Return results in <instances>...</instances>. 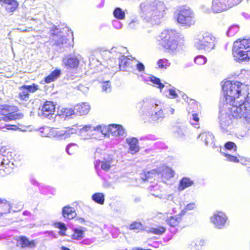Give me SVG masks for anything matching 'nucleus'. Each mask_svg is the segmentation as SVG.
Returning <instances> with one entry per match:
<instances>
[{
    "instance_id": "nucleus-5",
    "label": "nucleus",
    "mask_w": 250,
    "mask_h": 250,
    "mask_svg": "<svg viewBox=\"0 0 250 250\" xmlns=\"http://www.w3.org/2000/svg\"><path fill=\"white\" fill-rule=\"evenodd\" d=\"M176 20L182 26L187 27L193 25L196 21L194 12L186 5L182 6L178 10Z\"/></svg>"
},
{
    "instance_id": "nucleus-10",
    "label": "nucleus",
    "mask_w": 250,
    "mask_h": 250,
    "mask_svg": "<svg viewBox=\"0 0 250 250\" xmlns=\"http://www.w3.org/2000/svg\"><path fill=\"white\" fill-rule=\"evenodd\" d=\"M228 218L222 211H217L210 217L211 222L218 229H222L225 226Z\"/></svg>"
},
{
    "instance_id": "nucleus-9",
    "label": "nucleus",
    "mask_w": 250,
    "mask_h": 250,
    "mask_svg": "<svg viewBox=\"0 0 250 250\" xmlns=\"http://www.w3.org/2000/svg\"><path fill=\"white\" fill-rule=\"evenodd\" d=\"M242 0H213L212 8L215 12H220L241 2Z\"/></svg>"
},
{
    "instance_id": "nucleus-13",
    "label": "nucleus",
    "mask_w": 250,
    "mask_h": 250,
    "mask_svg": "<svg viewBox=\"0 0 250 250\" xmlns=\"http://www.w3.org/2000/svg\"><path fill=\"white\" fill-rule=\"evenodd\" d=\"M55 106L53 103L50 101H46L39 112V114L44 117H46L52 115L55 111Z\"/></svg>"
},
{
    "instance_id": "nucleus-31",
    "label": "nucleus",
    "mask_w": 250,
    "mask_h": 250,
    "mask_svg": "<svg viewBox=\"0 0 250 250\" xmlns=\"http://www.w3.org/2000/svg\"><path fill=\"white\" fill-rule=\"evenodd\" d=\"M90 107L86 103H82L79 106V114L80 115H85L90 111Z\"/></svg>"
},
{
    "instance_id": "nucleus-4",
    "label": "nucleus",
    "mask_w": 250,
    "mask_h": 250,
    "mask_svg": "<svg viewBox=\"0 0 250 250\" xmlns=\"http://www.w3.org/2000/svg\"><path fill=\"white\" fill-rule=\"evenodd\" d=\"M229 116L234 119L244 118L250 122V103L244 101L239 106L232 105L228 107Z\"/></svg>"
},
{
    "instance_id": "nucleus-15",
    "label": "nucleus",
    "mask_w": 250,
    "mask_h": 250,
    "mask_svg": "<svg viewBox=\"0 0 250 250\" xmlns=\"http://www.w3.org/2000/svg\"><path fill=\"white\" fill-rule=\"evenodd\" d=\"M62 64L67 68H76L78 65V58L74 55L65 56L62 59Z\"/></svg>"
},
{
    "instance_id": "nucleus-28",
    "label": "nucleus",
    "mask_w": 250,
    "mask_h": 250,
    "mask_svg": "<svg viewBox=\"0 0 250 250\" xmlns=\"http://www.w3.org/2000/svg\"><path fill=\"white\" fill-rule=\"evenodd\" d=\"M92 199L99 205H103L104 202V197L103 193L97 192L92 196Z\"/></svg>"
},
{
    "instance_id": "nucleus-39",
    "label": "nucleus",
    "mask_w": 250,
    "mask_h": 250,
    "mask_svg": "<svg viewBox=\"0 0 250 250\" xmlns=\"http://www.w3.org/2000/svg\"><path fill=\"white\" fill-rule=\"evenodd\" d=\"M224 148L227 150H232L234 151H236L237 150V146L234 142H228L224 145Z\"/></svg>"
},
{
    "instance_id": "nucleus-52",
    "label": "nucleus",
    "mask_w": 250,
    "mask_h": 250,
    "mask_svg": "<svg viewBox=\"0 0 250 250\" xmlns=\"http://www.w3.org/2000/svg\"><path fill=\"white\" fill-rule=\"evenodd\" d=\"M131 250H152L151 249H143V248L141 247H134L133 249H132Z\"/></svg>"
},
{
    "instance_id": "nucleus-35",
    "label": "nucleus",
    "mask_w": 250,
    "mask_h": 250,
    "mask_svg": "<svg viewBox=\"0 0 250 250\" xmlns=\"http://www.w3.org/2000/svg\"><path fill=\"white\" fill-rule=\"evenodd\" d=\"M157 64L159 68L166 69L170 63L167 59H161L158 61Z\"/></svg>"
},
{
    "instance_id": "nucleus-40",
    "label": "nucleus",
    "mask_w": 250,
    "mask_h": 250,
    "mask_svg": "<svg viewBox=\"0 0 250 250\" xmlns=\"http://www.w3.org/2000/svg\"><path fill=\"white\" fill-rule=\"evenodd\" d=\"M29 93H34L39 89V86L34 83L31 85H23Z\"/></svg>"
},
{
    "instance_id": "nucleus-18",
    "label": "nucleus",
    "mask_w": 250,
    "mask_h": 250,
    "mask_svg": "<svg viewBox=\"0 0 250 250\" xmlns=\"http://www.w3.org/2000/svg\"><path fill=\"white\" fill-rule=\"evenodd\" d=\"M126 143L129 146V150L131 154H134L139 151L138 140L136 138L132 137L127 139Z\"/></svg>"
},
{
    "instance_id": "nucleus-53",
    "label": "nucleus",
    "mask_w": 250,
    "mask_h": 250,
    "mask_svg": "<svg viewBox=\"0 0 250 250\" xmlns=\"http://www.w3.org/2000/svg\"><path fill=\"white\" fill-rule=\"evenodd\" d=\"M61 250H70L69 249H68L67 248H66L65 247H61Z\"/></svg>"
},
{
    "instance_id": "nucleus-17",
    "label": "nucleus",
    "mask_w": 250,
    "mask_h": 250,
    "mask_svg": "<svg viewBox=\"0 0 250 250\" xmlns=\"http://www.w3.org/2000/svg\"><path fill=\"white\" fill-rule=\"evenodd\" d=\"M48 137L55 138L57 139H62L67 138L65 129L59 130L55 128L49 129V132L47 134Z\"/></svg>"
},
{
    "instance_id": "nucleus-38",
    "label": "nucleus",
    "mask_w": 250,
    "mask_h": 250,
    "mask_svg": "<svg viewBox=\"0 0 250 250\" xmlns=\"http://www.w3.org/2000/svg\"><path fill=\"white\" fill-rule=\"evenodd\" d=\"M77 150V145L76 144H70L67 146L66 151L69 155L75 153Z\"/></svg>"
},
{
    "instance_id": "nucleus-23",
    "label": "nucleus",
    "mask_w": 250,
    "mask_h": 250,
    "mask_svg": "<svg viewBox=\"0 0 250 250\" xmlns=\"http://www.w3.org/2000/svg\"><path fill=\"white\" fill-rule=\"evenodd\" d=\"M159 173L160 172L157 169H152L150 171L144 170L141 174V178L143 181H146L154 176L159 174Z\"/></svg>"
},
{
    "instance_id": "nucleus-32",
    "label": "nucleus",
    "mask_w": 250,
    "mask_h": 250,
    "mask_svg": "<svg viewBox=\"0 0 250 250\" xmlns=\"http://www.w3.org/2000/svg\"><path fill=\"white\" fill-rule=\"evenodd\" d=\"M199 136L203 140L206 145L212 142L214 138L211 134L207 132L201 133Z\"/></svg>"
},
{
    "instance_id": "nucleus-36",
    "label": "nucleus",
    "mask_w": 250,
    "mask_h": 250,
    "mask_svg": "<svg viewBox=\"0 0 250 250\" xmlns=\"http://www.w3.org/2000/svg\"><path fill=\"white\" fill-rule=\"evenodd\" d=\"M143 224L140 222L135 221L130 224L129 229L130 230H142Z\"/></svg>"
},
{
    "instance_id": "nucleus-44",
    "label": "nucleus",
    "mask_w": 250,
    "mask_h": 250,
    "mask_svg": "<svg viewBox=\"0 0 250 250\" xmlns=\"http://www.w3.org/2000/svg\"><path fill=\"white\" fill-rule=\"evenodd\" d=\"M2 128H5L7 130H16L19 129V127L16 125H6L4 127H2Z\"/></svg>"
},
{
    "instance_id": "nucleus-25",
    "label": "nucleus",
    "mask_w": 250,
    "mask_h": 250,
    "mask_svg": "<svg viewBox=\"0 0 250 250\" xmlns=\"http://www.w3.org/2000/svg\"><path fill=\"white\" fill-rule=\"evenodd\" d=\"M61 73V72L60 70H55L52 72V73L49 75L45 78V83H48L56 80L60 76Z\"/></svg>"
},
{
    "instance_id": "nucleus-43",
    "label": "nucleus",
    "mask_w": 250,
    "mask_h": 250,
    "mask_svg": "<svg viewBox=\"0 0 250 250\" xmlns=\"http://www.w3.org/2000/svg\"><path fill=\"white\" fill-rule=\"evenodd\" d=\"M149 3H146V2L141 3L140 5V7L142 12H149Z\"/></svg>"
},
{
    "instance_id": "nucleus-14",
    "label": "nucleus",
    "mask_w": 250,
    "mask_h": 250,
    "mask_svg": "<svg viewBox=\"0 0 250 250\" xmlns=\"http://www.w3.org/2000/svg\"><path fill=\"white\" fill-rule=\"evenodd\" d=\"M166 7L163 2L158 0L149 3V12L152 14H157L163 12L165 11Z\"/></svg>"
},
{
    "instance_id": "nucleus-19",
    "label": "nucleus",
    "mask_w": 250,
    "mask_h": 250,
    "mask_svg": "<svg viewBox=\"0 0 250 250\" xmlns=\"http://www.w3.org/2000/svg\"><path fill=\"white\" fill-rule=\"evenodd\" d=\"M0 3L5 4V10L8 13L15 11L19 6V3L16 0H0Z\"/></svg>"
},
{
    "instance_id": "nucleus-45",
    "label": "nucleus",
    "mask_w": 250,
    "mask_h": 250,
    "mask_svg": "<svg viewBox=\"0 0 250 250\" xmlns=\"http://www.w3.org/2000/svg\"><path fill=\"white\" fill-rule=\"evenodd\" d=\"M192 119L195 122L193 123V125H198L200 121L199 114L198 113H193L192 114Z\"/></svg>"
},
{
    "instance_id": "nucleus-21",
    "label": "nucleus",
    "mask_w": 250,
    "mask_h": 250,
    "mask_svg": "<svg viewBox=\"0 0 250 250\" xmlns=\"http://www.w3.org/2000/svg\"><path fill=\"white\" fill-rule=\"evenodd\" d=\"M62 213L63 217L68 219H73L76 216L75 210L73 208L69 206L63 207Z\"/></svg>"
},
{
    "instance_id": "nucleus-47",
    "label": "nucleus",
    "mask_w": 250,
    "mask_h": 250,
    "mask_svg": "<svg viewBox=\"0 0 250 250\" xmlns=\"http://www.w3.org/2000/svg\"><path fill=\"white\" fill-rule=\"evenodd\" d=\"M66 132L67 137L70 136V135L73 133H77V129L74 128H69L68 129H65Z\"/></svg>"
},
{
    "instance_id": "nucleus-1",
    "label": "nucleus",
    "mask_w": 250,
    "mask_h": 250,
    "mask_svg": "<svg viewBox=\"0 0 250 250\" xmlns=\"http://www.w3.org/2000/svg\"><path fill=\"white\" fill-rule=\"evenodd\" d=\"M158 41L166 52L174 53L180 44V36L178 32L173 30H165L159 36Z\"/></svg>"
},
{
    "instance_id": "nucleus-48",
    "label": "nucleus",
    "mask_w": 250,
    "mask_h": 250,
    "mask_svg": "<svg viewBox=\"0 0 250 250\" xmlns=\"http://www.w3.org/2000/svg\"><path fill=\"white\" fill-rule=\"evenodd\" d=\"M55 225L57 228L60 229L62 230L65 231L66 229L65 225L62 223L58 222Z\"/></svg>"
},
{
    "instance_id": "nucleus-50",
    "label": "nucleus",
    "mask_w": 250,
    "mask_h": 250,
    "mask_svg": "<svg viewBox=\"0 0 250 250\" xmlns=\"http://www.w3.org/2000/svg\"><path fill=\"white\" fill-rule=\"evenodd\" d=\"M169 93L173 99H175L178 97V94L174 89H170L169 90Z\"/></svg>"
},
{
    "instance_id": "nucleus-49",
    "label": "nucleus",
    "mask_w": 250,
    "mask_h": 250,
    "mask_svg": "<svg viewBox=\"0 0 250 250\" xmlns=\"http://www.w3.org/2000/svg\"><path fill=\"white\" fill-rule=\"evenodd\" d=\"M137 69L140 71H144L145 70V66L142 62H138L136 65Z\"/></svg>"
},
{
    "instance_id": "nucleus-3",
    "label": "nucleus",
    "mask_w": 250,
    "mask_h": 250,
    "mask_svg": "<svg viewBox=\"0 0 250 250\" xmlns=\"http://www.w3.org/2000/svg\"><path fill=\"white\" fill-rule=\"evenodd\" d=\"M232 54L239 62L250 60V38H239L233 43Z\"/></svg>"
},
{
    "instance_id": "nucleus-8",
    "label": "nucleus",
    "mask_w": 250,
    "mask_h": 250,
    "mask_svg": "<svg viewBox=\"0 0 250 250\" xmlns=\"http://www.w3.org/2000/svg\"><path fill=\"white\" fill-rule=\"evenodd\" d=\"M101 132L104 136H119L123 135L124 129L120 125H108L100 126Z\"/></svg>"
},
{
    "instance_id": "nucleus-20",
    "label": "nucleus",
    "mask_w": 250,
    "mask_h": 250,
    "mask_svg": "<svg viewBox=\"0 0 250 250\" xmlns=\"http://www.w3.org/2000/svg\"><path fill=\"white\" fill-rule=\"evenodd\" d=\"M11 208V205L9 202L0 198V216L3 214L10 212Z\"/></svg>"
},
{
    "instance_id": "nucleus-2",
    "label": "nucleus",
    "mask_w": 250,
    "mask_h": 250,
    "mask_svg": "<svg viewBox=\"0 0 250 250\" xmlns=\"http://www.w3.org/2000/svg\"><path fill=\"white\" fill-rule=\"evenodd\" d=\"M243 84L238 81H227L222 86V90L227 105L231 107L234 105L235 100L242 94L241 87Z\"/></svg>"
},
{
    "instance_id": "nucleus-54",
    "label": "nucleus",
    "mask_w": 250,
    "mask_h": 250,
    "mask_svg": "<svg viewBox=\"0 0 250 250\" xmlns=\"http://www.w3.org/2000/svg\"><path fill=\"white\" fill-rule=\"evenodd\" d=\"M75 234L74 235V237H75L76 234H78V229H75Z\"/></svg>"
},
{
    "instance_id": "nucleus-24",
    "label": "nucleus",
    "mask_w": 250,
    "mask_h": 250,
    "mask_svg": "<svg viewBox=\"0 0 250 250\" xmlns=\"http://www.w3.org/2000/svg\"><path fill=\"white\" fill-rule=\"evenodd\" d=\"M92 131L91 126L85 125L79 130V135L83 139H87L90 138L91 133Z\"/></svg>"
},
{
    "instance_id": "nucleus-51",
    "label": "nucleus",
    "mask_w": 250,
    "mask_h": 250,
    "mask_svg": "<svg viewBox=\"0 0 250 250\" xmlns=\"http://www.w3.org/2000/svg\"><path fill=\"white\" fill-rule=\"evenodd\" d=\"M86 231V229L82 228H79V239L83 238L84 235L83 232Z\"/></svg>"
},
{
    "instance_id": "nucleus-33",
    "label": "nucleus",
    "mask_w": 250,
    "mask_h": 250,
    "mask_svg": "<svg viewBox=\"0 0 250 250\" xmlns=\"http://www.w3.org/2000/svg\"><path fill=\"white\" fill-rule=\"evenodd\" d=\"M11 171V168L9 167V164L6 163L4 164V162H1L0 165V173L2 175L8 174Z\"/></svg>"
},
{
    "instance_id": "nucleus-16",
    "label": "nucleus",
    "mask_w": 250,
    "mask_h": 250,
    "mask_svg": "<svg viewBox=\"0 0 250 250\" xmlns=\"http://www.w3.org/2000/svg\"><path fill=\"white\" fill-rule=\"evenodd\" d=\"M36 245V243L34 240L30 241L24 236H21L17 240V246L22 248L33 249Z\"/></svg>"
},
{
    "instance_id": "nucleus-55",
    "label": "nucleus",
    "mask_w": 250,
    "mask_h": 250,
    "mask_svg": "<svg viewBox=\"0 0 250 250\" xmlns=\"http://www.w3.org/2000/svg\"><path fill=\"white\" fill-rule=\"evenodd\" d=\"M170 111V114H173V113H174V109L173 108H171V109H170V111Z\"/></svg>"
},
{
    "instance_id": "nucleus-6",
    "label": "nucleus",
    "mask_w": 250,
    "mask_h": 250,
    "mask_svg": "<svg viewBox=\"0 0 250 250\" xmlns=\"http://www.w3.org/2000/svg\"><path fill=\"white\" fill-rule=\"evenodd\" d=\"M18 110V108L15 105H0V115L2 116L1 120L7 122L22 119L24 116L23 114L21 113H17Z\"/></svg>"
},
{
    "instance_id": "nucleus-11",
    "label": "nucleus",
    "mask_w": 250,
    "mask_h": 250,
    "mask_svg": "<svg viewBox=\"0 0 250 250\" xmlns=\"http://www.w3.org/2000/svg\"><path fill=\"white\" fill-rule=\"evenodd\" d=\"M169 214L170 213L168 212L160 213V214L162 215L164 217L166 216L167 217V219L165 220V222L169 227H178L183 222V218L181 213L174 216L168 217Z\"/></svg>"
},
{
    "instance_id": "nucleus-34",
    "label": "nucleus",
    "mask_w": 250,
    "mask_h": 250,
    "mask_svg": "<svg viewBox=\"0 0 250 250\" xmlns=\"http://www.w3.org/2000/svg\"><path fill=\"white\" fill-rule=\"evenodd\" d=\"M150 81L153 83L154 86L159 88L161 90L164 87V84L161 83V80L159 78L152 76L150 77Z\"/></svg>"
},
{
    "instance_id": "nucleus-41",
    "label": "nucleus",
    "mask_w": 250,
    "mask_h": 250,
    "mask_svg": "<svg viewBox=\"0 0 250 250\" xmlns=\"http://www.w3.org/2000/svg\"><path fill=\"white\" fill-rule=\"evenodd\" d=\"M224 156L226 157L227 160L229 162L233 163H238L239 162V159L235 156L231 155L227 153H224Z\"/></svg>"
},
{
    "instance_id": "nucleus-46",
    "label": "nucleus",
    "mask_w": 250,
    "mask_h": 250,
    "mask_svg": "<svg viewBox=\"0 0 250 250\" xmlns=\"http://www.w3.org/2000/svg\"><path fill=\"white\" fill-rule=\"evenodd\" d=\"M110 89V84L109 82H104L102 84V89L103 91H107Z\"/></svg>"
},
{
    "instance_id": "nucleus-29",
    "label": "nucleus",
    "mask_w": 250,
    "mask_h": 250,
    "mask_svg": "<svg viewBox=\"0 0 250 250\" xmlns=\"http://www.w3.org/2000/svg\"><path fill=\"white\" fill-rule=\"evenodd\" d=\"M74 114V110L71 108H62L60 110L59 115L61 116L62 118H66L70 117Z\"/></svg>"
},
{
    "instance_id": "nucleus-37",
    "label": "nucleus",
    "mask_w": 250,
    "mask_h": 250,
    "mask_svg": "<svg viewBox=\"0 0 250 250\" xmlns=\"http://www.w3.org/2000/svg\"><path fill=\"white\" fill-rule=\"evenodd\" d=\"M206 62V58L202 55H199L194 59V62L198 65H202L205 64Z\"/></svg>"
},
{
    "instance_id": "nucleus-42",
    "label": "nucleus",
    "mask_w": 250,
    "mask_h": 250,
    "mask_svg": "<svg viewBox=\"0 0 250 250\" xmlns=\"http://www.w3.org/2000/svg\"><path fill=\"white\" fill-rule=\"evenodd\" d=\"M110 167V163L108 161H103L101 163V168L104 170H108Z\"/></svg>"
},
{
    "instance_id": "nucleus-7",
    "label": "nucleus",
    "mask_w": 250,
    "mask_h": 250,
    "mask_svg": "<svg viewBox=\"0 0 250 250\" xmlns=\"http://www.w3.org/2000/svg\"><path fill=\"white\" fill-rule=\"evenodd\" d=\"M215 38L210 34L205 33L202 38H199L196 42V46L199 49L210 50L214 48Z\"/></svg>"
},
{
    "instance_id": "nucleus-27",
    "label": "nucleus",
    "mask_w": 250,
    "mask_h": 250,
    "mask_svg": "<svg viewBox=\"0 0 250 250\" xmlns=\"http://www.w3.org/2000/svg\"><path fill=\"white\" fill-rule=\"evenodd\" d=\"M113 14L116 19L120 20H124L125 17V11L120 7L115 8L113 11Z\"/></svg>"
},
{
    "instance_id": "nucleus-26",
    "label": "nucleus",
    "mask_w": 250,
    "mask_h": 250,
    "mask_svg": "<svg viewBox=\"0 0 250 250\" xmlns=\"http://www.w3.org/2000/svg\"><path fill=\"white\" fill-rule=\"evenodd\" d=\"M166 231V228L164 226H158L155 228H151L148 231L149 233L155 235H161Z\"/></svg>"
},
{
    "instance_id": "nucleus-22",
    "label": "nucleus",
    "mask_w": 250,
    "mask_h": 250,
    "mask_svg": "<svg viewBox=\"0 0 250 250\" xmlns=\"http://www.w3.org/2000/svg\"><path fill=\"white\" fill-rule=\"evenodd\" d=\"M193 181L189 178L183 177L180 181L178 189L179 191L183 190L185 188L191 187L193 185Z\"/></svg>"
},
{
    "instance_id": "nucleus-30",
    "label": "nucleus",
    "mask_w": 250,
    "mask_h": 250,
    "mask_svg": "<svg viewBox=\"0 0 250 250\" xmlns=\"http://www.w3.org/2000/svg\"><path fill=\"white\" fill-rule=\"evenodd\" d=\"M20 92L19 94V98L24 101H27L29 98V92L24 85L20 87Z\"/></svg>"
},
{
    "instance_id": "nucleus-12",
    "label": "nucleus",
    "mask_w": 250,
    "mask_h": 250,
    "mask_svg": "<svg viewBox=\"0 0 250 250\" xmlns=\"http://www.w3.org/2000/svg\"><path fill=\"white\" fill-rule=\"evenodd\" d=\"M128 56H121L119 59V68L121 71H126L130 70L133 67V59Z\"/></svg>"
}]
</instances>
